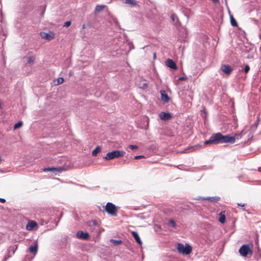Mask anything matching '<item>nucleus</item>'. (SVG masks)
I'll use <instances>...</instances> for the list:
<instances>
[{
  "label": "nucleus",
  "instance_id": "37998d69",
  "mask_svg": "<svg viewBox=\"0 0 261 261\" xmlns=\"http://www.w3.org/2000/svg\"><path fill=\"white\" fill-rule=\"evenodd\" d=\"M58 222H57L56 223V226H57L58 225Z\"/></svg>",
  "mask_w": 261,
  "mask_h": 261
},
{
  "label": "nucleus",
  "instance_id": "393cba45",
  "mask_svg": "<svg viewBox=\"0 0 261 261\" xmlns=\"http://www.w3.org/2000/svg\"><path fill=\"white\" fill-rule=\"evenodd\" d=\"M127 148L131 150L137 149L138 148V146L135 145H129L128 146Z\"/></svg>",
  "mask_w": 261,
  "mask_h": 261
},
{
  "label": "nucleus",
  "instance_id": "4be33fe9",
  "mask_svg": "<svg viewBox=\"0 0 261 261\" xmlns=\"http://www.w3.org/2000/svg\"><path fill=\"white\" fill-rule=\"evenodd\" d=\"M253 20L254 21L255 23L257 24L258 25L259 31H260V33L259 34V36L260 39H261V21L258 23V21L256 19H253Z\"/></svg>",
  "mask_w": 261,
  "mask_h": 261
},
{
  "label": "nucleus",
  "instance_id": "72a5a7b5",
  "mask_svg": "<svg viewBox=\"0 0 261 261\" xmlns=\"http://www.w3.org/2000/svg\"><path fill=\"white\" fill-rule=\"evenodd\" d=\"M238 205L239 206L243 207V206L246 205V204L245 203H238Z\"/></svg>",
  "mask_w": 261,
  "mask_h": 261
},
{
  "label": "nucleus",
  "instance_id": "c85d7f7f",
  "mask_svg": "<svg viewBox=\"0 0 261 261\" xmlns=\"http://www.w3.org/2000/svg\"><path fill=\"white\" fill-rule=\"evenodd\" d=\"M250 69V67L249 65H246L244 68V71L245 72V73H247L249 70Z\"/></svg>",
  "mask_w": 261,
  "mask_h": 261
},
{
  "label": "nucleus",
  "instance_id": "7ed1b4c3",
  "mask_svg": "<svg viewBox=\"0 0 261 261\" xmlns=\"http://www.w3.org/2000/svg\"><path fill=\"white\" fill-rule=\"evenodd\" d=\"M125 152L122 150H113L108 152L103 158L106 160H110L115 158L123 156Z\"/></svg>",
  "mask_w": 261,
  "mask_h": 261
},
{
  "label": "nucleus",
  "instance_id": "e433bc0d",
  "mask_svg": "<svg viewBox=\"0 0 261 261\" xmlns=\"http://www.w3.org/2000/svg\"><path fill=\"white\" fill-rule=\"evenodd\" d=\"M257 123H255L254 124V126H252V128H253H253H256V127H257Z\"/></svg>",
  "mask_w": 261,
  "mask_h": 261
},
{
  "label": "nucleus",
  "instance_id": "0eeeda50",
  "mask_svg": "<svg viewBox=\"0 0 261 261\" xmlns=\"http://www.w3.org/2000/svg\"><path fill=\"white\" fill-rule=\"evenodd\" d=\"M76 236L78 238L87 240L89 237V234L87 232H83V231H79L76 233Z\"/></svg>",
  "mask_w": 261,
  "mask_h": 261
},
{
  "label": "nucleus",
  "instance_id": "4468645a",
  "mask_svg": "<svg viewBox=\"0 0 261 261\" xmlns=\"http://www.w3.org/2000/svg\"><path fill=\"white\" fill-rule=\"evenodd\" d=\"M132 235L134 239H135L136 241L140 245H142V241L140 239V238L138 233V232L136 231H132Z\"/></svg>",
  "mask_w": 261,
  "mask_h": 261
},
{
  "label": "nucleus",
  "instance_id": "9d476101",
  "mask_svg": "<svg viewBox=\"0 0 261 261\" xmlns=\"http://www.w3.org/2000/svg\"><path fill=\"white\" fill-rule=\"evenodd\" d=\"M159 117L162 120H167L171 118L172 116L169 113L161 112L159 115Z\"/></svg>",
  "mask_w": 261,
  "mask_h": 261
},
{
  "label": "nucleus",
  "instance_id": "423d86ee",
  "mask_svg": "<svg viewBox=\"0 0 261 261\" xmlns=\"http://www.w3.org/2000/svg\"><path fill=\"white\" fill-rule=\"evenodd\" d=\"M220 69L227 75L230 74L232 71V68L228 65H222Z\"/></svg>",
  "mask_w": 261,
  "mask_h": 261
},
{
  "label": "nucleus",
  "instance_id": "5701e85b",
  "mask_svg": "<svg viewBox=\"0 0 261 261\" xmlns=\"http://www.w3.org/2000/svg\"><path fill=\"white\" fill-rule=\"evenodd\" d=\"M44 170L45 171H57V170H58L59 172H61L62 170L61 169H58V168H48L44 169Z\"/></svg>",
  "mask_w": 261,
  "mask_h": 261
},
{
  "label": "nucleus",
  "instance_id": "f257e3e1",
  "mask_svg": "<svg viewBox=\"0 0 261 261\" xmlns=\"http://www.w3.org/2000/svg\"><path fill=\"white\" fill-rule=\"evenodd\" d=\"M245 134V132L242 130L240 134H236L234 136H230L228 135L223 136L220 133H218L213 134L210 139L205 141L204 143L205 145L224 143L233 144L235 142L236 139H241L242 135Z\"/></svg>",
  "mask_w": 261,
  "mask_h": 261
},
{
  "label": "nucleus",
  "instance_id": "c03bdc74",
  "mask_svg": "<svg viewBox=\"0 0 261 261\" xmlns=\"http://www.w3.org/2000/svg\"><path fill=\"white\" fill-rule=\"evenodd\" d=\"M2 160V158L0 157V163L1 162Z\"/></svg>",
  "mask_w": 261,
  "mask_h": 261
},
{
  "label": "nucleus",
  "instance_id": "412c9836",
  "mask_svg": "<svg viewBox=\"0 0 261 261\" xmlns=\"http://www.w3.org/2000/svg\"><path fill=\"white\" fill-rule=\"evenodd\" d=\"M105 7L103 5H97L95 7V11L96 12H100Z\"/></svg>",
  "mask_w": 261,
  "mask_h": 261
},
{
  "label": "nucleus",
  "instance_id": "f704fd0d",
  "mask_svg": "<svg viewBox=\"0 0 261 261\" xmlns=\"http://www.w3.org/2000/svg\"><path fill=\"white\" fill-rule=\"evenodd\" d=\"M186 79V78L185 77H184V76H180V77H179L178 78V80L179 81H184V80H185Z\"/></svg>",
  "mask_w": 261,
  "mask_h": 261
},
{
  "label": "nucleus",
  "instance_id": "ea45409f",
  "mask_svg": "<svg viewBox=\"0 0 261 261\" xmlns=\"http://www.w3.org/2000/svg\"><path fill=\"white\" fill-rule=\"evenodd\" d=\"M213 1L214 3H218L219 1V0H213Z\"/></svg>",
  "mask_w": 261,
  "mask_h": 261
},
{
  "label": "nucleus",
  "instance_id": "dca6fc26",
  "mask_svg": "<svg viewBox=\"0 0 261 261\" xmlns=\"http://www.w3.org/2000/svg\"><path fill=\"white\" fill-rule=\"evenodd\" d=\"M122 2L125 4H128L132 6L137 5V2L135 0H122Z\"/></svg>",
  "mask_w": 261,
  "mask_h": 261
},
{
  "label": "nucleus",
  "instance_id": "9b49d317",
  "mask_svg": "<svg viewBox=\"0 0 261 261\" xmlns=\"http://www.w3.org/2000/svg\"><path fill=\"white\" fill-rule=\"evenodd\" d=\"M161 95V99L165 102H168L170 100V98L168 96L166 91L164 90H161L160 91Z\"/></svg>",
  "mask_w": 261,
  "mask_h": 261
},
{
  "label": "nucleus",
  "instance_id": "49530a36",
  "mask_svg": "<svg viewBox=\"0 0 261 261\" xmlns=\"http://www.w3.org/2000/svg\"><path fill=\"white\" fill-rule=\"evenodd\" d=\"M61 216L59 218V221L61 219Z\"/></svg>",
  "mask_w": 261,
  "mask_h": 261
},
{
  "label": "nucleus",
  "instance_id": "473e14b6",
  "mask_svg": "<svg viewBox=\"0 0 261 261\" xmlns=\"http://www.w3.org/2000/svg\"><path fill=\"white\" fill-rule=\"evenodd\" d=\"M144 157V155H137V156H135V159L138 160V159L143 158Z\"/></svg>",
  "mask_w": 261,
  "mask_h": 261
},
{
  "label": "nucleus",
  "instance_id": "c9c22d12",
  "mask_svg": "<svg viewBox=\"0 0 261 261\" xmlns=\"http://www.w3.org/2000/svg\"><path fill=\"white\" fill-rule=\"evenodd\" d=\"M0 202H1L2 203H5V202H6V200H5V199L0 198Z\"/></svg>",
  "mask_w": 261,
  "mask_h": 261
},
{
  "label": "nucleus",
  "instance_id": "2eb2a0df",
  "mask_svg": "<svg viewBox=\"0 0 261 261\" xmlns=\"http://www.w3.org/2000/svg\"><path fill=\"white\" fill-rule=\"evenodd\" d=\"M29 251L30 252L34 254H36L38 251V245L35 244L34 245H32L29 247Z\"/></svg>",
  "mask_w": 261,
  "mask_h": 261
},
{
  "label": "nucleus",
  "instance_id": "1a4fd4ad",
  "mask_svg": "<svg viewBox=\"0 0 261 261\" xmlns=\"http://www.w3.org/2000/svg\"><path fill=\"white\" fill-rule=\"evenodd\" d=\"M166 65L172 69H176L177 66L176 63L171 59H167L166 61Z\"/></svg>",
  "mask_w": 261,
  "mask_h": 261
},
{
  "label": "nucleus",
  "instance_id": "cd10ccee",
  "mask_svg": "<svg viewBox=\"0 0 261 261\" xmlns=\"http://www.w3.org/2000/svg\"><path fill=\"white\" fill-rule=\"evenodd\" d=\"M171 18L173 21H175V20L178 21V18H177V16L174 14H173L172 15H171Z\"/></svg>",
  "mask_w": 261,
  "mask_h": 261
},
{
  "label": "nucleus",
  "instance_id": "c756f323",
  "mask_svg": "<svg viewBox=\"0 0 261 261\" xmlns=\"http://www.w3.org/2000/svg\"><path fill=\"white\" fill-rule=\"evenodd\" d=\"M169 223L172 225V226L173 227H175L176 226V223H175V222L174 221V220H173V219H170L169 220Z\"/></svg>",
  "mask_w": 261,
  "mask_h": 261
},
{
  "label": "nucleus",
  "instance_id": "7c9ffc66",
  "mask_svg": "<svg viewBox=\"0 0 261 261\" xmlns=\"http://www.w3.org/2000/svg\"><path fill=\"white\" fill-rule=\"evenodd\" d=\"M17 248V245L13 247H10V250H12V253L14 254L15 253V250Z\"/></svg>",
  "mask_w": 261,
  "mask_h": 261
},
{
  "label": "nucleus",
  "instance_id": "6ab92c4d",
  "mask_svg": "<svg viewBox=\"0 0 261 261\" xmlns=\"http://www.w3.org/2000/svg\"><path fill=\"white\" fill-rule=\"evenodd\" d=\"M230 22L231 24L233 27H237L238 25L237 21L232 16H230Z\"/></svg>",
  "mask_w": 261,
  "mask_h": 261
},
{
  "label": "nucleus",
  "instance_id": "4c0bfd02",
  "mask_svg": "<svg viewBox=\"0 0 261 261\" xmlns=\"http://www.w3.org/2000/svg\"><path fill=\"white\" fill-rule=\"evenodd\" d=\"M193 148H194V147H191L190 148H189V149ZM188 149H189V148H187V149L185 150V152H187V150H188Z\"/></svg>",
  "mask_w": 261,
  "mask_h": 261
},
{
  "label": "nucleus",
  "instance_id": "58836bf2",
  "mask_svg": "<svg viewBox=\"0 0 261 261\" xmlns=\"http://www.w3.org/2000/svg\"><path fill=\"white\" fill-rule=\"evenodd\" d=\"M85 28H86V24H83V25H82V29H85Z\"/></svg>",
  "mask_w": 261,
  "mask_h": 261
},
{
  "label": "nucleus",
  "instance_id": "39448f33",
  "mask_svg": "<svg viewBox=\"0 0 261 261\" xmlns=\"http://www.w3.org/2000/svg\"><path fill=\"white\" fill-rule=\"evenodd\" d=\"M239 253L242 256L246 257L248 255H252V250L250 248L248 245L245 244L240 247Z\"/></svg>",
  "mask_w": 261,
  "mask_h": 261
},
{
  "label": "nucleus",
  "instance_id": "79ce46f5",
  "mask_svg": "<svg viewBox=\"0 0 261 261\" xmlns=\"http://www.w3.org/2000/svg\"><path fill=\"white\" fill-rule=\"evenodd\" d=\"M115 23H116V24H118V21L116 20Z\"/></svg>",
  "mask_w": 261,
  "mask_h": 261
},
{
  "label": "nucleus",
  "instance_id": "a19ab883",
  "mask_svg": "<svg viewBox=\"0 0 261 261\" xmlns=\"http://www.w3.org/2000/svg\"><path fill=\"white\" fill-rule=\"evenodd\" d=\"M258 171H261V167H260V168H258Z\"/></svg>",
  "mask_w": 261,
  "mask_h": 261
},
{
  "label": "nucleus",
  "instance_id": "a878e982",
  "mask_svg": "<svg viewBox=\"0 0 261 261\" xmlns=\"http://www.w3.org/2000/svg\"><path fill=\"white\" fill-rule=\"evenodd\" d=\"M35 60V58L34 57H29L28 59V63L30 64H32L34 63Z\"/></svg>",
  "mask_w": 261,
  "mask_h": 261
},
{
  "label": "nucleus",
  "instance_id": "ddd939ff",
  "mask_svg": "<svg viewBox=\"0 0 261 261\" xmlns=\"http://www.w3.org/2000/svg\"><path fill=\"white\" fill-rule=\"evenodd\" d=\"M202 200H206L211 202H216L220 200V197L218 196L207 197L206 198H202Z\"/></svg>",
  "mask_w": 261,
  "mask_h": 261
},
{
  "label": "nucleus",
  "instance_id": "20e7f679",
  "mask_svg": "<svg viewBox=\"0 0 261 261\" xmlns=\"http://www.w3.org/2000/svg\"><path fill=\"white\" fill-rule=\"evenodd\" d=\"M106 211L113 216L117 215V211L115 204L111 202H108L105 206Z\"/></svg>",
  "mask_w": 261,
  "mask_h": 261
},
{
  "label": "nucleus",
  "instance_id": "f8f14e48",
  "mask_svg": "<svg viewBox=\"0 0 261 261\" xmlns=\"http://www.w3.org/2000/svg\"><path fill=\"white\" fill-rule=\"evenodd\" d=\"M37 226V223L33 221H30L27 225L26 228L28 230H31Z\"/></svg>",
  "mask_w": 261,
  "mask_h": 261
},
{
  "label": "nucleus",
  "instance_id": "a18cd8bd",
  "mask_svg": "<svg viewBox=\"0 0 261 261\" xmlns=\"http://www.w3.org/2000/svg\"><path fill=\"white\" fill-rule=\"evenodd\" d=\"M94 224H96V221H94Z\"/></svg>",
  "mask_w": 261,
  "mask_h": 261
},
{
  "label": "nucleus",
  "instance_id": "6e6552de",
  "mask_svg": "<svg viewBox=\"0 0 261 261\" xmlns=\"http://www.w3.org/2000/svg\"><path fill=\"white\" fill-rule=\"evenodd\" d=\"M41 35V37L42 38L45 39L48 41L51 40L55 37V35L53 33H42Z\"/></svg>",
  "mask_w": 261,
  "mask_h": 261
},
{
  "label": "nucleus",
  "instance_id": "a211bd4d",
  "mask_svg": "<svg viewBox=\"0 0 261 261\" xmlns=\"http://www.w3.org/2000/svg\"><path fill=\"white\" fill-rule=\"evenodd\" d=\"M110 242L112 243L115 246H118L122 244L121 240H116L114 239H111Z\"/></svg>",
  "mask_w": 261,
  "mask_h": 261
},
{
  "label": "nucleus",
  "instance_id": "2f4dec72",
  "mask_svg": "<svg viewBox=\"0 0 261 261\" xmlns=\"http://www.w3.org/2000/svg\"><path fill=\"white\" fill-rule=\"evenodd\" d=\"M70 24H71V21H66L64 23V26L66 27H69L70 25Z\"/></svg>",
  "mask_w": 261,
  "mask_h": 261
},
{
  "label": "nucleus",
  "instance_id": "bb28decb",
  "mask_svg": "<svg viewBox=\"0 0 261 261\" xmlns=\"http://www.w3.org/2000/svg\"><path fill=\"white\" fill-rule=\"evenodd\" d=\"M57 85H59L64 82V79L63 77H59L57 80Z\"/></svg>",
  "mask_w": 261,
  "mask_h": 261
},
{
  "label": "nucleus",
  "instance_id": "b1692460",
  "mask_svg": "<svg viewBox=\"0 0 261 261\" xmlns=\"http://www.w3.org/2000/svg\"><path fill=\"white\" fill-rule=\"evenodd\" d=\"M23 124V123L22 121H19L18 122L15 124L14 126V129H17L21 127Z\"/></svg>",
  "mask_w": 261,
  "mask_h": 261
},
{
  "label": "nucleus",
  "instance_id": "f3484780",
  "mask_svg": "<svg viewBox=\"0 0 261 261\" xmlns=\"http://www.w3.org/2000/svg\"><path fill=\"white\" fill-rule=\"evenodd\" d=\"M101 151V148L100 146H97L95 149H94L92 152V154L93 156H96L98 153L100 152Z\"/></svg>",
  "mask_w": 261,
  "mask_h": 261
},
{
  "label": "nucleus",
  "instance_id": "aec40b11",
  "mask_svg": "<svg viewBox=\"0 0 261 261\" xmlns=\"http://www.w3.org/2000/svg\"><path fill=\"white\" fill-rule=\"evenodd\" d=\"M219 221L221 223H224L225 221V216L224 215L222 214L221 213L220 214Z\"/></svg>",
  "mask_w": 261,
  "mask_h": 261
},
{
  "label": "nucleus",
  "instance_id": "f03ea898",
  "mask_svg": "<svg viewBox=\"0 0 261 261\" xmlns=\"http://www.w3.org/2000/svg\"><path fill=\"white\" fill-rule=\"evenodd\" d=\"M176 249L179 253L186 255L189 254L192 250V248L190 245L186 244L185 246L179 243H177Z\"/></svg>",
  "mask_w": 261,
  "mask_h": 261
}]
</instances>
